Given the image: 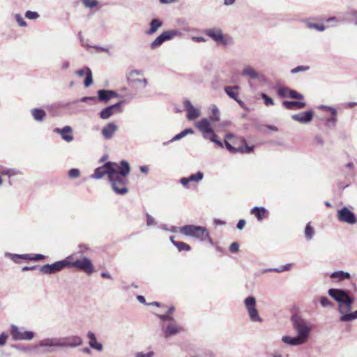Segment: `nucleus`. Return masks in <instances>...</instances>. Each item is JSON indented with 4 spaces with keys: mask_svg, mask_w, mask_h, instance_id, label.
I'll return each mask as SVG.
<instances>
[{
    "mask_svg": "<svg viewBox=\"0 0 357 357\" xmlns=\"http://www.w3.org/2000/svg\"><path fill=\"white\" fill-rule=\"evenodd\" d=\"M114 114V112L112 109V107L109 105L104 109H102L100 113L99 116L102 119H108L110 118L113 114Z\"/></svg>",
    "mask_w": 357,
    "mask_h": 357,
    "instance_id": "obj_35",
    "label": "nucleus"
},
{
    "mask_svg": "<svg viewBox=\"0 0 357 357\" xmlns=\"http://www.w3.org/2000/svg\"><path fill=\"white\" fill-rule=\"evenodd\" d=\"M196 128L204 134L205 139H208L211 142L217 144L219 147L223 148V143L218 139L213 129L206 118H203L195 123Z\"/></svg>",
    "mask_w": 357,
    "mask_h": 357,
    "instance_id": "obj_7",
    "label": "nucleus"
},
{
    "mask_svg": "<svg viewBox=\"0 0 357 357\" xmlns=\"http://www.w3.org/2000/svg\"><path fill=\"white\" fill-rule=\"evenodd\" d=\"M181 32L178 29L165 31L150 43V48L152 50H155L160 47L165 42L173 39L175 36H181Z\"/></svg>",
    "mask_w": 357,
    "mask_h": 357,
    "instance_id": "obj_10",
    "label": "nucleus"
},
{
    "mask_svg": "<svg viewBox=\"0 0 357 357\" xmlns=\"http://www.w3.org/2000/svg\"><path fill=\"white\" fill-rule=\"evenodd\" d=\"M190 182L194 181L196 183L202 181L204 178V174L202 172H197L195 174H191L190 176H188Z\"/></svg>",
    "mask_w": 357,
    "mask_h": 357,
    "instance_id": "obj_42",
    "label": "nucleus"
},
{
    "mask_svg": "<svg viewBox=\"0 0 357 357\" xmlns=\"http://www.w3.org/2000/svg\"><path fill=\"white\" fill-rule=\"evenodd\" d=\"M24 15L29 20H36L40 16L38 12L31 10H27Z\"/></svg>",
    "mask_w": 357,
    "mask_h": 357,
    "instance_id": "obj_46",
    "label": "nucleus"
},
{
    "mask_svg": "<svg viewBox=\"0 0 357 357\" xmlns=\"http://www.w3.org/2000/svg\"><path fill=\"white\" fill-rule=\"evenodd\" d=\"M79 250L77 253H78V256H80L83 255L82 254L88 251L89 248L86 245L81 244L79 245Z\"/></svg>",
    "mask_w": 357,
    "mask_h": 357,
    "instance_id": "obj_59",
    "label": "nucleus"
},
{
    "mask_svg": "<svg viewBox=\"0 0 357 357\" xmlns=\"http://www.w3.org/2000/svg\"><path fill=\"white\" fill-rule=\"evenodd\" d=\"M0 174L1 175H6L8 176L9 178L13 176H16V175H19V174H22V172L17 169H13V168H7V167H0Z\"/></svg>",
    "mask_w": 357,
    "mask_h": 357,
    "instance_id": "obj_32",
    "label": "nucleus"
},
{
    "mask_svg": "<svg viewBox=\"0 0 357 357\" xmlns=\"http://www.w3.org/2000/svg\"><path fill=\"white\" fill-rule=\"evenodd\" d=\"M306 26L309 29H316L318 31H324L326 29V26L323 24L313 23L310 21H306Z\"/></svg>",
    "mask_w": 357,
    "mask_h": 357,
    "instance_id": "obj_39",
    "label": "nucleus"
},
{
    "mask_svg": "<svg viewBox=\"0 0 357 357\" xmlns=\"http://www.w3.org/2000/svg\"><path fill=\"white\" fill-rule=\"evenodd\" d=\"M225 145L226 149L232 153H236L238 152V151L241 149L239 147H234L230 143H229L227 140H225Z\"/></svg>",
    "mask_w": 357,
    "mask_h": 357,
    "instance_id": "obj_50",
    "label": "nucleus"
},
{
    "mask_svg": "<svg viewBox=\"0 0 357 357\" xmlns=\"http://www.w3.org/2000/svg\"><path fill=\"white\" fill-rule=\"evenodd\" d=\"M180 183L185 188L188 187V183H190V180L188 177H182L180 179Z\"/></svg>",
    "mask_w": 357,
    "mask_h": 357,
    "instance_id": "obj_64",
    "label": "nucleus"
},
{
    "mask_svg": "<svg viewBox=\"0 0 357 357\" xmlns=\"http://www.w3.org/2000/svg\"><path fill=\"white\" fill-rule=\"evenodd\" d=\"M161 329L166 338H169L184 331V328L178 325L176 321L167 323V324H162Z\"/></svg>",
    "mask_w": 357,
    "mask_h": 357,
    "instance_id": "obj_14",
    "label": "nucleus"
},
{
    "mask_svg": "<svg viewBox=\"0 0 357 357\" xmlns=\"http://www.w3.org/2000/svg\"><path fill=\"white\" fill-rule=\"evenodd\" d=\"M210 119L213 122H217L220 121V111L218 107L213 105L211 107V114L210 116Z\"/></svg>",
    "mask_w": 357,
    "mask_h": 357,
    "instance_id": "obj_37",
    "label": "nucleus"
},
{
    "mask_svg": "<svg viewBox=\"0 0 357 357\" xmlns=\"http://www.w3.org/2000/svg\"><path fill=\"white\" fill-rule=\"evenodd\" d=\"M55 133L59 134L64 141L71 142L74 139L73 128L70 126H66L62 128H56L54 129Z\"/></svg>",
    "mask_w": 357,
    "mask_h": 357,
    "instance_id": "obj_21",
    "label": "nucleus"
},
{
    "mask_svg": "<svg viewBox=\"0 0 357 357\" xmlns=\"http://www.w3.org/2000/svg\"><path fill=\"white\" fill-rule=\"evenodd\" d=\"M250 213L256 217L258 221H261L264 218L265 215L268 213V211L265 207L255 206L250 210Z\"/></svg>",
    "mask_w": 357,
    "mask_h": 357,
    "instance_id": "obj_29",
    "label": "nucleus"
},
{
    "mask_svg": "<svg viewBox=\"0 0 357 357\" xmlns=\"http://www.w3.org/2000/svg\"><path fill=\"white\" fill-rule=\"evenodd\" d=\"M173 245L177 248L179 252L190 251L191 246L183 241H173Z\"/></svg>",
    "mask_w": 357,
    "mask_h": 357,
    "instance_id": "obj_36",
    "label": "nucleus"
},
{
    "mask_svg": "<svg viewBox=\"0 0 357 357\" xmlns=\"http://www.w3.org/2000/svg\"><path fill=\"white\" fill-rule=\"evenodd\" d=\"M99 101L107 103L112 98H119L120 95L114 90L100 89L97 91Z\"/></svg>",
    "mask_w": 357,
    "mask_h": 357,
    "instance_id": "obj_19",
    "label": "nucleus"
},
{
    "mask_svg": "<svg viewBox=\"0 0 357 357\" xmlns=\"http://www.w3.org/2000/svg\"><path fill=\"white\" fill-rule=\"evenodd\" d=\"M239 250V244L237 242H233L229 246V250L231 252H236Z\"/></svg>",
    "mask_w": 357,
    "mask_h": 357,
    "instance_id": "obj_60",
    "label": "nucleus"
},
{
    "mask_svg": "<svg viewBox=\"0 0 357 357\" xmlns=\"http://www.w3.org/2000/svg\"><path fill=\"white\" fill-rule=\"evenodd\" d=\"M81 1L86 8H93L96 7L98 3L97 0H81Z\"/></svg>",
    "mask_w": 357,
    "mask_h": 357,
    "instance_id": "obj_48",
    "label": "nucleus"
},
{
    "mask_svg": "<svg viewBox=\"0 0 357 357\" xmlns=\"http://www.w3.org/2000/svg\"><path fill=\"white\" fill-rule=\"evenodd\" d=\"M158 318L162 321H163L164 323L165 322H168V323H172V322H175L176 321L173 317L170 316V314H158Z\"/></svg>",
    "mask_w": 357,
    "mask_h": 357,
    "instance_id": "obj_43",
    "label": "nucleus"
},
{
    "mask_svg": "<svg viewBox=\"0 0 357 357\" xmlns=\"http://www.w3.org/2000/svg\"><path fill=\"white\" fill-rule=\"evenodd\" d=\"M179 232L183 236L197 239L201 242L208 241L210 243H213V240L205 227L186 225L179 228Z\"/></svg>",
    "mask_w": 357,
    "mask_h": 357,
    "instance_id": "obj_4",
    "label": "nucleus"
},
{
    "mask_svg": "<svg viewBox=\"0 0 357 357\" xmlns=\"http://www.w3.org/2000/svg\"><path fill=\"white\" fill-rule=\"evenodd\" d=\"M314 229L310 223H307L305 228V236L307 240H311L314 236Z\"/></svg>",
    "mask_w": 357,
    "mask_h": 357,
    "instance_id": "obj_41",
    "label": "nucleus"
},
{
    "mask_svg": "<svg viewBox=\"0 0 357 357\" xmlns=\"http://www.w3.org/2000/svg\"><path fill=\"white\" fill-rule=\"evenodd\" d=\"M45 258V256L42 254H35L32 256L31 260L33 261H40L43 260Z\"/></svg>",
    "mask_w": 357,
    "mask_h": 357,
    "instance_id": "obj_62",
    "label": "nucleus"
},
{
    "mask_svg": "<svg viewBox=\"0 0 357 357\" xmlns=\"http://www.w3.org/2000/svg\"><path fill=\"white\" fill-rule=\"evenodd\" d=\"M294 330L296 334L307 342L313 328V324L298 313H293L290 317Z\"/></svg>",
    "mask_w": 357,
    "mask_h": 357,
    "instance_id": "obj_2",
    "label": "nucleus"
},
{
    "mask_svg": "<svg viewBox=\"0 0 357 357\" xmlns=\"http://www.w3.org/2000/svg\"><path fill=\"white\" fill-rule=\"evenodd\" d=\"M119 165H120V162L119 163L111 161L106 162L102 166L94 170L93 174L91 175V178L93 179H100L105 175H107L108 180L109 181L112 175L116 172Z\"/></svg>",
    "mask_w": 357,
    "mask_h": 357,
    "instance_id": "obj_8",
    "label": "nucleus"
},
{
    "mask_svg": "<svg viewBox=\"0 0 357 357\" xmlns=\"http://www.w3.org/2000/svg\"><path fill=\"white\" fill-rule=\"evenodd\" d=\"M35 348H43L45 353H53L55 349L61 348L59 337H47L39 341Z\"/></svg>",
    "mask_w": 357,
    "mask_h": 357,
    "instance_id": "obj_12",
    "label": "nucleus"
},
{
    "mask_svg": "<svg viewBox=\"0 0 357 357\" xmlns=\"http://www.w3.org/2000/svg\"><path fill=\"white\" fill-rule=\"evenodd\" d=\"M124 103H126V100H121L120 101H119L118 102L114 104V105H109L112 109H113V111L115 112L116 111H118L119 112H122V109L120 108V107L123 105Z\"/></svg>",
    "mask_w": 357,
    "mask_h": 357,
    "instance_id": "obj_51",
    "label": "nucleus"
},
{
    "mask_svg": "<svg viewBox=\"0 0 357 357\" xmlns=\"http://www.w3.org/2000/svg\"><path fill=\"white\" fill-rule=\"evenodd\" d=\"M59 340L61 348H75L80 346L83 342L82 339L78 335L59 337Z\"/></svg>",
    "mask_w": 357,
    "mask_h": 357,
    "instance_id": "obj_16",
    "label": "nucleus"
},
{
    "mask_svg": "<svg viewBox=\"0 0 357 357\" xmlns=\"http://www.w3.org/2000/svg\"><path fill=\"white\" fill-rule=\"evenodd\" d=\"M255 146H248L245 139H242V146H239L241 149L238 151L241 153H250L253 151Z\"/></svg>",
    "mask_w": 357,
    "mask_h": 357,
    "instance_id": "obj_38",
    "label": "nucleus"
},
{
    "mask_svg": "<svg viewBox=\"0 0 357 357\" xmlns=\"http://www.w3.org/2000/svg\"><path fill=\"white\" fill-rule=\"evenodd\" d=\"M11 347L19 351H26L28 350L26 347L21 344H13Z\"/></svg>",
    "mask_w": 357,
    "mask_h": 357,
    "instance_id": "obj_61",
    "label": "nucleus"
},
{
    "mask_svg": "<svg viewBox=\"0 0 357 357\" xmlns=\"http://www.w3.org/2000/svg\"><path fill=\"white\" fill-rule=\"evenodd\" d=\"M92 83H93L92 71L89 68H86V77H85V80L84 82V86L86 88H87L89 86H91L92 84Z\"/></svg>",
    "mask_w": 357,
    "mask_h": 357,
    "instance_id": "obj_40",
    "label": "nucleus"
},
{
    "mask_svg": "<svg viewBox=\"0 0 357 357\" xmlns=\"http://www.w3.org/2000/svg\"><path fill=\"white\" fill-rule=\"evenodd\" d=\"M204 33L213 41L221 44L224 47L234 45V38L228 34H224L222 29L219 26L206 29L204 31Z\"/></svg>",
    "mask_w": 357,
    "mask_h": 357,
    "instance_id": "obj_6",
    "label": "nucleus"
},
{
    "mask_svg": "<svg viewBox=\"0 0 357 357\" xmlns=\"http://www.w3.org/2000/svg\"><path fill=\"white\" fill-rule=\"evenodd\" d=\"M245 223L246 222L244 219H241L236 225V228L239 230L243 229L245 225Z\"/></svg>",
    "mask_w": 357,
    "mask_h": 357,
    "instance_id": "obj_63",
    "label": "nucleus"
},
{
    "mask_svg": "<svg viewBox=\"0 0 357 357\" xmlns=\"http://www.w3.org/2000/svg\"><path fill=\"white\" fill-rule=\"evenodd\" d=\"M328 295L333 298L335 301L339 303L338 311L343 309V305L345 306V312H348L351 310L352 304L354 302V298L350 296V291L344 289H335L331 288L328 291Z\"/></svg>",
    "mask_w": 357,
    "mask_h": 357,
    "instance_id": "obj_5",
    "label": "nucleus"
},
{
    "mask_svg": "<svg viewBox=\"0 0 357 357\" xmlns=\"http://www.w3.org/2000/svg\"><path fill=\"white\" fill-rule=\"evenodd\" d=\"M238 86H225L224 88V91L226 93V94L233 100H236L238 98V93L235 91V90L238 89Z\"/></svg>",
    "mask_w": 357,
    "mask_h": 357,
    "instance_id": "obj_34",
    "label": "nucleus"
},
{
    "mask_svg": "<svg viewBox=\"0 0 357 357\" xmlns=\"http://www.w3.org/2000/svg\"><path fill=\"white\" fill-rule=\"evenodd\" d=\"M6 256H8L15 263H19V259H28L31 260L32 256L29 254H12V253H6Z\"/></svg>",
    "mask_w": 357,
    "mask_h": 357,
    "instance_id": "obj_33",
    "label": "nucleus"
},
{
    "mask_svg": "<svg viewBox=\"0 0 357 357\" xmlns=\"http://www.w3.org/2000/svg\"><path fill=\"white\" fill-rule=\"evenodd\" d=\"M310 69V67L307 66H298L297 67L291 70V73L292 74H296L302 71H307Z\"/></svg>",
    "mask_w": 357,
    "mask_h": 357,
    "instance_id": "obj_52",
    "label": "nucleus"
},
{
    "mask_svg": "<svg viewBox=\"0 0 357 357\" xmlns=\"http://www.w3.org/2000/svg\"><path fill=\"white\" fill-rule=\"evenodd\" d=\"M278 94L282 98H289L291 99L303 100V94L288 87H280L278 91Z\"/></svg>",
    "mask_w": 357,
    "mask_h": 357,
    "instance_id": "obj_18",
    "label": "nucleus"
},
{
    "mask_svg": "<svg viewBox=\"0 0 357 357\" xmlns=\"http://www.w3.org/2000/svg\"><path fill=\"white\" fill-rule=\"evenodd\" d=\"M337 218L340 222L349 225H354L357 222V218L355 213L349 210L347 206H344L337 211Z\"/></svg>",
    "mask_w": 357,
    "mask_h": 357,
    "instance_id": "obj_15",
    "label": "nucleus"
},
{
    "mask_svg": "<svg viewBox=\"0 0 357 357\" xmlns=\"http://www.w3.org/2000/svg\"><path fill=\"white\" fill-rule=\"evenodd\" d=\"M340 313L342 314L340 320L343 322H347L357 319V310L353 312H346L344 310L340 309Z\"/></svg>",
    "mask_w": 357,
    "mask_h": 357,
    "instance_id": "obj_31",
    "label": "nucleus"
},
{
    "mask_svg": "<svg viewBox=\"0 0 357 357\" xmlns=\"http://www.w3.org/2000/svg\"><path fill=\"white\" fill-rule=\"evenodd\" d=\"M162 22L158 18L153 19L149 23L150 28L146 31V34L153 35L160 27L162 26Z\"/></svg>",
    "mask_w": 357,
    "mask_h": 357,
    "instance_id": "obj_30",
    "label": "nucleus"
},
{
    "mask_svg": "<svg viewBox=\"0 0 357 357\" xmlns=\"http://www.w3.org/2000/svg\"><path fill=\"white\" fill-rule=\"evenodd\" d=\"M330 278L333 280H337V282H341L345 280H349L351 278V274L347 271H337L333 272L330 275Z\"/></svg>",
    "mask_w": 357,
    "mask_h": 357,
    "instance_id": "obj_27",
    "label": "nucleus"
},
{
    "mask_svg": "<svg viewBox=\"0 0 357 357\" xmlns=\"http://www.w3.org/2000/svg\"><path fill=\"white\" fill-rule=\"evenodd\" d=\"M130 172V166L127 160L120 161L116 172L112 175L109 182L111 183L112 188L117 195H123L128 193L127 188L128 179L126 178Z\"/></svg>",
    "mask_w": 357,
    "mask_h": 357,
    "instance_id": "obj_1",
    "label": "nucleus"
},
{
    "mask_svg": "<svg viewBox=\"0 0 357 357\" xmlns=\"http://www.w3.org/2000/svg\"><path fill=\"white\" fill-rule=\"evenodd\" d=\"M10 333L14 341L31 340L35 337V333L31 331H22L17 326L12 324Z\"/></svg>",
    "mask_w": 357,
    "mask_h": 357,
    "instance_id": "obj_11",
    "label": "nucleus"
},
{
    "mask_svg": "<svg viewBox=\"0 0 357 357\" xmlns=\"http://www.w3.org/2000/svg\"><path fill=\"white\" fill-rule=\"evenodd\" d=\"M67 266L73 267L79 271L91 275L95 271L92 261L83 255L78 256V253H74L66 257Z\"/></svg>",
    "mask_w": 357,
    "mask_h": 357,
    "instance_id": "obj_3",
    "label": "nucleus"
},
{
    "mask_svg": "<svg viewBox=\"0 0 357 357\" xmlns=\"http://www.w3.org/2000/svg\"><path fill=\"white\" fill-rule=\"evenodd\" d=\"M241 75L243 77H249L251 79L259 80H262L264 77L263 75L257 72L251 66L245 67L241 72Z\"/></svg>",
    "mask_w": 357,
    "mask_h": 357,
    "instance_id": "obj_23",
    "label": "nucleus"
},
{
    "mask_svg": "<svg viewBox=\"0 0 357 357\" xmlns=\"http://www.w3.org/2000/svg\"><path fill=\"white\" fill-rule=\"evenodd\" d=\"M183 104L187 112V119L189 121H193L201 115L200 110L198 108H195L188 99L184 100Z\"/></svg>",
    "mask_w": 357,
    "mask_h": 357,
    "instance_id": "obj_17",
    "label": "nucleus"
},
{
    "mask_svg": "<svg viewBox=\"0 0 357 357\" xmlns=\"http://www.w3.org/2000/svg\"><path fill=\"white\" fill-rule=\"evenodd\" d=\"M67 267V261L66 257L64 259L57 261L53 264H47L42 266L40 268V272L43 274L50 275L58 273Z\"/></svg>",
    "mask_w": 357,
    "mask_h": 357,
    "instance_id": "obj_13",
    "label": "nucleus"
},
{
    "mask_svg": "<svg viewBox=\"0 0 357 357\" xmlns=\"http://www.w3.org/2000/svg\"><path fill=\"white\" fill-rule=\"evenodd\" d=\"M314 112L312 109L300 112L291 116V119L301 123H308L312 121Z\"/></svg>",
    "mask_w": 357,
    "mask_h": 357,
    "instance_id": "obj_20",
    "label": "nucleus"
},
{
    "mask_svg": "<svg viewBox=\"0 0 357 357\" xmlns=\"http://www.w3.org/2000/svg\"><path fill=\"white\" fill-rule=\"evenodd\" d=\"M30 112L33 119L37 122L43 121L47 116L46 112L40 108H33L30 110Z\"/></svg>",
    "mask_w": 357,
    "mask_h": 357,
    "instance_id": "obj_26",
    "label": "nucleus"
},
{
    "mask_svg": "<svg viewBox=\"0 0 357 357\" xmlns=\"http://www.w3.org/2000/svg\"><path fill=\"white\" fill-rule=\"evenodd\" d=\"M319 301L321 305L324 307H331L333 305V303L326 296H321Z\"/></svg>",
    "mask_w": 357,
    "mask_h": 357,
    "instance_id": "obj_47",
    "label": "nucleus"
},
{
    "mask_svg": "<svg viewBox=\"0 0 357 357\" xmlns=\"http://www.w3.org/2000/svg\"><path fill=\"white\" fill-rule=\"evenodd\" d=\"M128 82L130 83H142L143 84V88H145L148 84L147 79L146 78L138 79V78H130L128 77Z\"/></svg>",
    "mask_w": 357,
    "mask_h": 357,
    "instance_id": "obj_44",
    "label": "nucleus"
},
{
    "mask_svg": "<svg viewBox=\"0 0 357 357\" xmlns=\"http://www.w3.org/2000/svg\"><path fill=\"white\" fill-rule=\"evenodd\" d=\"M79 175H80V172L78 169H76V168H73V169H70L68 172V176L70 178H77L79 176Z\"/></svg>",
    "mask_w": 357,
    "mask_h": 357,
    "instance_id": "obj_53",
    "label": "nucleus"
},
{
    "mask_svg": "<svg viewBox=\"0 0 357 357\" xmlns=\"http://www.w3.org/2000/svg\"><path fill=\"white\" fill-rule=\"evenodd\" d=\"M337 121V116H331L329 119H327V125L328 127H334Z\"/></svg>",
    "mask_w": 357,
    "mask_h": 357,
    "instance_id": "obj_56",
    "label": "nucleus"
},
{
    "mask_svg": "<svg viewBox=\"0 0 357 357\" xmlns=\"http://www.w3.org/2000/svg\"><path fill=\"white\" fill-rule=\"evenodd\" d=\"M8 338V335L6 333L0 334V347H3L6 344V341Z\"/></svg>",
    "mask_w": 357,
    "mask_h": 357,
    "instance_id": "obj_58",
    "label": "nucleus"
},
{
    "mask_svg": "<svg viewBox=\"0 0 357 357\" xmlns=\"http://www.w3.org/2000/svg\"><path fill=\"white\" fill-rule=\"evenodd\" d=\"M155 353L153 351L147 353L137 352L135 354V357H153Z\"/></svg>",
    "mask_w": 357,
    "mask_h": 357,
    "instance_id": "obj_55",
    "label": "nucleus"
},
{
    "mask_svg": "<svg viewBox=\"0 0 357 357\" xmlns=\"http://www.w3.org/2000/svg\"><path fill=\"white\" fill-rule=\"evenodd\" d=\"M244 305L248 311L250 319L252 322L261 323L263 319L259 316L257 309V301L253 296H249L244 300Z\"/></svg>",
    "mask_w": 357,
    "mask_h": 357,
    "instance_id": "obj_9",
    "label": "nucleus"
},
{
    "mask_svg": "<svg viewBox=\"0 0 357 357\" xmlns=\"http://www.w3.org/2000/svg\"><path fill=\"white\" fill-rule=\"evenodd\" d=\"M117 130L118 126L114 122H111L102 128L101 132L105 139L109 140L113 137Z\"/></svg>",
    "mask_w": 357,
    "mask_h": 357,
    "instance_id": "obj_22",
    "label": "nucleus"
},
{
    "mask_svg": "<svg viewBox=\"0 0 357 357\" xmlns=\"http://www.w3.org/2000/svg\"><path fill=\"white\" fill-rule=\"evenodd\" d=\"M276 272V273H282L284 272V270L282 269V266L279 268H266L262 270V273H268V272Z\"/></svg>",
    "mask_w": 357,
    "mask_h": 357,
    "instance_id": "obj_57",
    "label": "nucleus"
},
{
    "mask_svg": "<svg viewBox=\"0 0 357 357\" xmlns=\"http://www.w3.org/2000/svg\"><path fill=\"white\" fill-rule=\"evenodd\" d=\"M282 341L284 344L291 346H299L305 344L306 342L297 335L295 337H291L289 335H284L282 337Z\"/></svg>",
    "mask_w": 357,
    "mask_h": 357,
    "instance_id": "obj_25",
    "label": "nucleus"
},
{
    "mask_svg": "<svg viewBox=\"0 0 357 357\" xmlns=\"http://www.w3.org/2000/svg\"><path fill=\"white\" fill-rule=\"evenodd\" d=\"M146 225L147 226H153L156 225V222L155 219L148 213H146Z\"/></svg>",
    "mask_w": 357,
    "mask_h": 357,
    "instance_id": "obj_54",
    "label": "nucleus"
},
{
    "mask_svg": "<svg viewBox=\"0 0 357 357\" xmlns=\"http://www.w3.org/2000/svg\"><path fill=\"white\" fill-rule=\"evenodd\" d=\"M15 18L20 26L26 27L27 26L26 21L24 20V18L22 17V16L20 14H18V13L15 14Z\"/></svg>",
    "mask_w": 357,
    "mask_h": 357,
    "instance_id": "obj_49",
    "label": "nucleus"
},
{
    "mask_svg": "<svg viewBox=\"0 0 357 357\" xmlns=\"http://www.w3.org/2000/svg\"><path fill=\"white\" fill-rule=\"evenodd\" d=\"M261 97L264 100V104L266 106H270V105H274L273 100L271 97H269L267 94H266L264 93H261Z\"/></svg>",
    "mask_w": 357,
    "mask_h": 357,
    "instance_id": "obj_45",
    "label": "nucleus"
},
{
    "mask_svg": "<svg viewBox=\"0 0 357 357\" xmlns=\"http://www.w3.org/2000/svg\"><path fill=\"white\" fill-rule=\"evenodd\" d=\"M282 105L287 109L296 110L304 108L306 102L298 100H284L282 102Z\"/></svg>",
    "mask_w": 357,
    "mask_h": 357,
    "instance_id": "obj_24",
    "label": "nucleus"
},
{
    "mask_svg": "<svg viewBox=\"0 0 357 357\" xmlns=\"http://www.w3.org/2000/svg\"><path fill=\"white\" fill-rule=\"evenodd\" d=\"M87 337L89 339V346L92 349H96L99 351L102 350V349H103L102 344L101 343L97 342L96 335L93 332L89 331L87 333Z\"/></svg>",
    "mask_w": 357,
    "mask_h": 357,
    "instance_id": "obj_28",
    "label": "nucleus"
}]
</instances>
